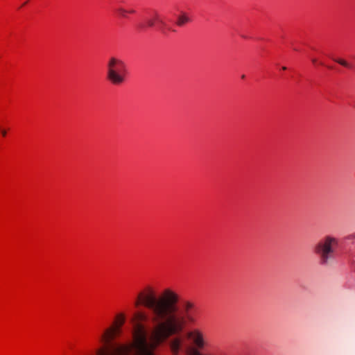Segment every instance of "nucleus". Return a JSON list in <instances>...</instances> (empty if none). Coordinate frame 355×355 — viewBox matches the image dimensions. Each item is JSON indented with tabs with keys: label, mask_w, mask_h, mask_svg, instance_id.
<instances>
[{
	"label": "nucleus",
	"mask_w": 355,
	"mask_h": 355,
	"mask_svg": "<svg viewBox=\"0 0 355 355\" xmlns=\"http://www.w3.org/2000/svg\"><path fill=\"white\" fill-rule=\"evenodd\" d=\"M338 246L336 238L327 236L320 239L314 247V252L318 256L322 266H327L334 259V254Z\"/></svg>",
	"instance_id": "1"
},
{
	"label": "nucleus",
	"mask_w": 355,
	"mask_h": 355,
	"mask_svg": "<svg viewBox=\"0 0 355 355\" xmlns=\"http://www.w3.org/2000/svg\"><path fill=\"white\" fill-rule=\"evenodd\" d=\"M127 69L120 59L112 58L107 64V79L114 85H121L125 79Z\"/></svg>",
	"instance_id": "2"
},
{
	"label": "nucleus",
	"mask_w": 355,
	"mask_h": 355,
	"mask_svg": "<svg viewBox=\"0 0 355 355\" xmlns=\"http://www.w3.org/2000/svg\"><path fill=\"white\" fill-rule=\"evenodd\" d=\"M157 24V29L164 35H167L168 33L175 32L173 27L167 24V22L162 18L157 12H154L148 18H146L143 21L137 24V28L139 31H144L148 28H153Z\"/></svg>",
	"instance_id": "3"
},
{
	"label": "nucleus",
	"mask_w": 355,
	"mask_h": 355,
	"mask_svg": "<svg viewBox=\"0 0 355 355\" xmlns=\"http://www.w3.org/2000/svg\"><path fill=\"white\" fill-rule=\"evenodd\" d=\"M189 336L193 339L196 346L198 348H202L205 345L202 334L198 329L189 333Z\"/></svg>",
	"instance_id": "4"
},
{
	"label": "nucleus",
	"mask_w": 355,
	"mask_h": 355,
	"mask_svg": "<svg viewBox=\"0 0 355 355\" xmlns=\"http://www.w3.org/2000/svg\"><path fill=\"white\" fill-rule=\"evenodd\" d=\"M183 340L181 337H175L169 342L170 349L173 355H178L182 347Z\"/></svg>",
	"instance_id": "5"
},
{
	"label": "nucleus",
	"mask_w": 355,
	"mask_h": 355,
	"mask_svg": "<svg viewBox=\"0 0 355 355\" xmlns=\"http://www.w3.org/2000/svg\"><path fill=\"white\" fill-rule=\"evenodd\" d=\"M191 21V18L186 15L185 13H183L178 16L176 24L178 26H183L187 23H189Z\"/></svg>",
	"instance_id": "6"
},
{
	"label": "nucleus",
	"mask_w": 355,
	"mask_h": 355,
	"mask_svg": "<svg viewBox=\"0 0 355 355\" xmlns=\"http://www.w3.org/2000/svg\"><path fill=\"white\" fill-rule=\"evenodd\" d=\"M116 12L121 17H127V8H125L123 6H119L116 8Z\"/></svg>",
	"instance_id": "7"
},
{
	"label": "nucleus",
	"mask_w": 355,
	"mask_h": 355,
	"mask_svg": "<svg viewBox=\"0 0 355 355\" xmlns=\"http://www.w3.org/2000/svg\"><path fill=\"white\" fill-rule=\"evenodd\" d=\"M334 60L338 63H339L340 64L344 66V67H349V64L343 60H341V59H334Z\"/></svg>",
	"instance_id": "8"
},
{
	"label": "nucleus",
	"mask_w": 355,
	"mask_h": 355,
	"mask_svg": "<svg viewBox=\"0 0 355 355\" xmlns=\"http://www.w3.org/2000/svg\"><path fill=\"white\" fill-rule=\"evenodd\" d=\"M188 355H202L198 351L194 349H190L188 351Z\"/></svg>",
	"instance_id": "9"
},
{
	"label": "nucleus",
	"mask_w": 355,
	"mask_h": 355,
	"mask_svg": "<svg viewBox=\"0 0 355 355\" xmlns=\"http://www.w3.org/2000/svg\"><path fill=\"white\" fill-rule=\"evenodd\" d=\"M128 14H134L135 13V10L132 8L127 9Z\"/></svg>",
	"instance_id": "10"
},
{
	"label": "nucleus",
	"mask_w": 355,
	"mask_h": 355,
	"mask_svg": "<svg viewBox=\"0 0 355 355\" xmlns=\"http://www.w3.org/2000/svg\"><path fill=\"white\" fill-rule=\"evenodd\" d=\"M1 134H2V135H3V136H6V130H2V131H1Z\"/></svg>",
	"instance_id": "11"
},
{
	"label": "nucleus",
	"mask_w": 355,
	"mask_h": 355,
	"mask_svg": "<svg viewBox=\"0 0 355 355\" xmlns=\"http://www.w3.org/2000/svg\"><path fill=\"white\" fill-rule=\"evenodd\" d=\"M312 62H313V63H315V62H316V60H315V59H313V60H312Z\"/></svg>",
	"instance_id": "12"
},
{
	"label": "nucleus",
	"mask_w": 355,
	"mask_h": 355,
	"mask_svg": "<svg viewBox=\"0 0 355 355\" xmlns=\"http://www.w3.org/2000/svg\"><path fill=\"white\" fill-rule=\"evenodd\" d=\"M286 67H282V70H286Z\"/></svg>",
	"instance_id": "13"
},
{
	"label": "nucleus",
	"mask_w": 355,
	"mask_h": 355,
	"mask_svg": "<svg viewBox=\"0 0 355 355\" xmlns=\"http://www.w3.org/2000/svg\"><path fill=\"white\" fill-rule=\"evenodd\" d=\"M245 75H243V76H241V78H242L243 79H244V78H245Z\"/></svg>",
	"instance_id": "14"
}]
</instances>
